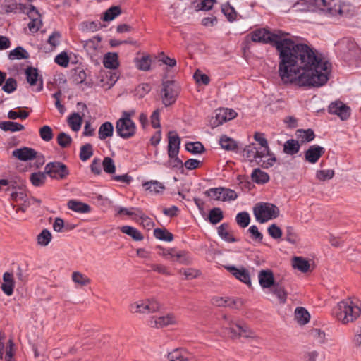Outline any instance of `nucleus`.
Returning a JSON list of instances; mask_svg holds the SVG:
<instances>
[{"mask_svg": "<svg viewBox=\"0 0 361 361\" xmlns=\"http://www.w3.org/2000/svg\"><path fill=\"white\" fill-rule=\"evenodd\" d=\"M252 42L271 44L279 52V73L285 83L320 87L329 80L331 63L310 46L271 33L266 29L250 32Z\"/></svg>", "mask_w": 361, "mask_h": 361, "instance_id": "nucleus-1", "label": "nucleus"}, {"mask_svg": "<svg viewBox=\"0 0 361 361\" xmlns=\"http://www.w3.org/2000/svg\"><path fill=\"white\" fill-rule=\"evenodd\" d=\"M295 7L301 11H322L328 16L350 17L354 14L352 4L341 0H300Z\"/></svg>", "mask_w": 361, "mask_h": 361, "instance_id": "nucleus-2", "label": "nucleus"}, {"mask_svg": "<svg viewBox=\"0 0 361 361\" xmlns=\"http://www.w3.org/2000/svg\"><path fill=\"white\" fill-rule=\"evenodd\" d=\"M361 309L355 305L352 301L339 302L333 309V315L343 324H348L355 320L360 314Z\"/></svg>", "mask_w": 361, "mask_h": 361, "instance_id": "nucleus-3", "label": "nucleus"}, {"mask_svg": "<svg viewBox=\"0 0 361 361\" xmlns=\"http://www.w3.org/2000/svg\"><path fill=\"white\" fill-rule=\"evenodd\" d=\"M134 111L122 112L121 117L116 123V133L117 135L123 139L132 137L136 132V125L131 119Z\"/></svg>", "mask_w": 361, "mask_h": 361, "instance_id": "nucleus-4", "label": "nucleus"}, {"mask_svg": "<svg viewBox=\"0 0 361 361\" xmlns=\"http://www.w3.org/2000/svg\"><path fill=\"white\" fill-rule=\"evenodd\" d=\"M279 209L277 206L269 202H259L253 208V214L257 221L260 224L276 219L279 216Z\"/></svg>", "mask_w": 361, "mask_h": 361, "instance_id": "nucleus-5", "label": "nucleus"}, {"mask_svg": "<svg viewBox=\"0 0 361 361\" xmlns=\"http://www.w3.org/2000/svg\"><path fill=\"white\" fill-rule=\"evenodd\" d=\"M47 176L53 179L62 180L69 175V170L66 164L60 161H51L44 167Z\"/></svg>", "mask_w": 361, "mask_h": 361, "instance_id": "nucleus-6", "label": "nucleus"}, {"mask_svg": "<svg viewBox=\"0 0 361 361\" xmlns=\"http://www.w3.org/2000/svg\"><path fill=\"white\" fill-rule=\"evenodd\" d=\"M159 303L154 298L145 300H139L130 305V310L132 312L149 314L159 310Z\"/></svg>", "mask_w": 361, "mask_h": 361, "instance_id": "nucleus-7", "label": "nucleus"}, {"mask_svg": "<svg viewBox=\"0 0 361 361\" xmlns=\"http://www.w3.org/2000/svg\"><path fill=\"white\" fill-rule=\"evenodd\" d=\"M224 319L227 322L228 326H226V329L228 331V334L231 338H235L238 336H244L246 338L253 337V332H252L245 324H234L233 321L229 320L226 316H224Z\"/></svg>", "mask_w": 361, "mask_h": 361, "instance_id": "nucleus-8", "label": "nucleus"}, {"mask_svg": "<svg viewBox=\"0 0 361 361\" xmlns=\"http://www.w3.org/2000/svg\"><path fill=\"white\" fill-rule=\"evenodd\" d=\"M178 97V91L176 90L175 85L172 81H166L163 82L161 90L162 102L165 106H169L173 104Z\"/></svg>", "mask_w": 361, "mask_h": 361, "instance_id": "nucleus-9", "label": "nucleus"}, {"mask_svg": "<svg viewBox=\"0 0 361 361\" xmlns=\"http://www.w3.org/2000/svg\"><path fill=\"white\" fill-rule=\"evenodd\" d=\"M331 114L337 115L342 121L347 120L350 115V108L341 101L332 102L328 106Z\"/></svg>", "mask_w": 361, "mask_h": 361, "instance_id": "nucleus-10", "label": "nucleus"}, {"mask_svg": "<svg viewBox=\"0 0 361 361\" xmlns=\"http://www.w3.org/2000/svg\"><path fill=\"white\" fill-rule=\"evenodd\" d=\"M224 267L227 271H228L233 276H234L241 282L249 286L251 285L250 273L246 269L243 267L238 269L234 265H226Z\"/></svg>", "mask_w": 361, "mask_h": 361, "instance_id": "nucleus-11", "label": "nucleus"}, {"mask_svg": "<svg viewBox=\"0 0 361 361\" xmlns=\"http://www.w3.org/2000/svg\"><path fill=\"white\" fill-rule=\"evenodd\" d=\"M325 149L317 145H311L305 153V160L310 164H315L324 154Z\"/></svg>", "mask_w": 361, "mask_h": 361, "instance_id": "nucleus-12", "label": "nucleus"}, {"mask_svg": "<svg viewBox=\"0 0 361 361\" xmlns=\"http://www.w3.org/2000/svg\"><path fill=\"white\" fill-rule=\"evenodd\" d=\"M176 317L173 314H168L159 317H152L149 320V325L152 327L159 329L173 324L176 323Z\"/></svg>", "mask_w": 361, "mask_h": 361, "instance_id": "nucleus-13", "label": "nucleus"}, {"mask_svg": "<svg viewBox=\"0 0 361 361\" xmlns=\"http://www.w3.org/2000/svg\"><path fill=\"white\" fill-rule=\"evenodd\" d=\"M37 152L32 148L23 147L12 152V155L23 161H27L37 157Z\"/></svg>", "mask_w": 361, "mask_h": 361, "instance_id": "nucleus-14", "label": "nucleus"}, {"mask_svg": "<svg viewBox=\"0 0 361 361\" xmlns=\"http://www.w3.org/2000/svg\"><path fill=\"white\" fill-rule=\"evenodd\" d=\"M180 145V139L175 132H170L169 135L168 156L173 158L178 156Z\"/></svg>", "mask_w": 361, "mask_h": 361, "instance_id": "nucleus-15", "label": "nucleus"}, {"mask_svg": "<svg viewBox=\"0 0 361 361\" xmlns=\"http://www.w3.org/2000/svg\"><path fill=\"white\" fill-rule=\"evenodd\" d=\"M259 283L263 288H271L275 283L273 272L269 269H262L258 274Z\"/></svg>", "mask_w": 361, "mask_h": 361, "instance_id": "nucleus-16", "label": "nucleus"}, {"mask_svg": "<svg viewBox=\"0 0 361 361\" xmlns=\"http://www.w3.org/2000/svg\"><path fill=\"white\" fill-rule=\"evenodd\" d=\"M15 287V281L13 275L11 272H5L3 274V283L1 285V289L7 296H11L13 293Z\"/></svg>", "mask_w": 361, "mask_h": 361, "instance_id": "nucleus-17", "label": "nucleus"}, {"mask_svg": "<svg viewBox=\"0 0 361 361\" xmlns=\"http://www.w3.org/2000/svg\"><path fill=\"white\" fill-rule=\"evenodd\" d=\"M243 156L250 161H257L259 159L265 157L261 156L260 150L257 149L254 143L247 145L243 149Z\"/></svg>", "mask_w": 361, "mask_h": 361, "instance_id": "nucleus-18", "label": "nucleus"}, {"mask_svg": "<svg viewBox=\"0 0 361 361\" xmlns=\"http://www.w3.org/2000/svg\"><path fill=\"white\" fill-rule=\"evenodd\" d=\"M142 186L145 190H147L154 195L161 194L166 189L164 183L156 180L145 181L142 183Z\"/></svg>", "mask_w": 361, "mask_h": 361, "instance_id": "nucleus-19", "label": "nucleus"}, {"mask_svg": "<svg viewBox=\"0 0 361 361\" xmlns=\"http://www.w3.org/2000/svg\"><path fill=\"white\" fill-rule=\"evenodd\" d=\"M169 255L173 260L177 261L180 264H190L192 262V259L189 252L185 250L176 252L174 250H171L169 252Z\"/></svg>", "mask_w": 361, "mask_h": 361, "instance_id": "nucleus-20", "label": "nucleus"}, {"mask_svg": "<svg viewBox=\"0 0 361 361\" xmlns=\"http://www.w3.org/2000/svg\"><path fill=\"white\" fill-rule=\"evenodd\" d=\"M67 205L68 209L80 214H87L91 211V207L89 204L77 200H69Z\"/></svg>", "mask_w": 361, "mask_h": 361, "instance_id": "nucleus-21", "label": "nucleus"}, {"mask_svg": "<svg viewBox=\"0 0 361 361\" xmlns=\"http://www.w3.org/2000/svg\"><path fill=\"white\" fill-rule=\"evenodd\" d=\"M219 143L221 148L226 151L238 152V142L226 135L220 137Z\"/></svg>", "mask_w": 361, "mask_h": 361, "instance_id": "nucleus-22", "label": "nucleus"}, {"mask_svg": "<svg viewBox=\"0 0 361 361\" xmlns=\"http://www.w3.org/2000/svg\"><path fill=\"white\" fill-rule=\"evenodd\" d=\"M229 224L223 223L217 228V233L221 239L226 243H235L238 240L228 231Z\"/></svg>", "mask_w": 361, "mask_h": 361, "instance_id": "nucleus-23", "label": "nucleus"}, {"mask_svg": "<svg viewBox=\"0 0 361 361\" xmlns=\"http://www.w3.org/2000/svg\"><path fill=\"white\" fill-rule=\"evenodd\" d=\"M104 66L109 69H116L119 66L118 56L116 53L108 52L104 56Z\"/></svg>", "mask_w": 361, "mask_h": 361, "instance_id": "nucleus-24", "label": "nucleus"}, {"mask_svg": "<svg viewBox=\"0 0 361 361\" xmlns=\"http://www.w3.org/2000/svg\"><path fill=\"white\" fill-rule=\"evenodd\" d=\"M114 134V126L109 121L102 123L99 128L98 137L100 140H104L107 137H112Z\"/></svg>", "mask_w": 361, "mask_h": 361, "instance_id": "nucleus-25", "label": "nucleus"}, {"mask_svg": "<svg viewBox=\"0 0 361 361\" xmlns=\"http://www.w3.org/2000/svg\"><path fill=\"white\" fill-rule=\"evenodd\" d=\"M254 139L261 146L259 149L260 150L261 156H266V154H269L270 148L269 147L268 141L265 137V135L260 132H255L254 134Z\"/></svg>", "mask_w": 361, "mask_h": 361, "instance_id": "nucleus-26", "label": "nucleus"}, {"mask_svg": "<svg viewBox=\"0 0 361 361\" xmlns=\"http://www.w3.org/2000/svg\"><path fill=\"white\" fill-rule=\"evenodd\" d=\"M251 178L257 184H264L269 182V174L259 168L255 169L251 173Z\"/></svg>", "mask_w": 361, "mask_h": 361, "instance_id": "nucleus-27", "label": "nucleus"}, {"mask_svg": "<svg viewBox=\"0 0 361 361\" xmlns=\"http://www.w3.org/2000/svg\"><path fill=\"white\" fill-rule=\"evenodd\" d=\"M101 39V37L97 35L89 39L82 40V44L87 52L93 54L99 48Z\"/></svg>", "mask_w": 361, "mask_h": 361, "instance_id": "nucleus-28", "label": "nucleus"}, {"mask_svg": "<svg viewBox=\"0 0 361 361\" xmlns=\"http://www.w3.org/2000/svg\"><path fill=\"white\" fill-rule=\"evenodd\" d=\"M300 149L298 141L294 139H289L283 144V152L288 155L296 154Z\"/></svg>", "mask_w": 361, "mask_h": 361, "instance_id": "nucleus-29", "label": "nucleus"}, {"mask_svg": "<svg viewBox=\"0 0 361 361\" xmlns=\"http://www.w3.org/2000/svg\"><path fill=\"white\" fill-rule=\"evenodd\" d=\"M8 57L10 60H20L28 59L30 55L23 47L18 46L9 52Z\"/></svg>", "mask_w": 361, "mask_h": 361, "instance_id": "nucleus-30", "label": "nucleus"}, {"mask_svg": "<svg viewBox=\"0 0 361 361\" xmlns=\"http://www.w3.org/2000/svg\"><path fill=\"white\" fill-rule=\"evenodd\" d=\"M295 317L297 322L302 325L306 324L310 319L307 310L302 307H298L295 310Z\"/></svg>", "mask_w": 361, "mask_h": 361, "instance_id": "nucleus-31", "label": "nucleus"}, {"mask_svg": "<svg viewBox=\"0 0 361 361\" xmlns=\"http://www.w3.org/2000/svg\"><path fill=\"white\" fill-rule=\"evenodd\" d=\"M136 211L137 212V214H136V221L143 227L148 230L151 229L154 226V222L152 220L145 215L140 208H137Z\"/></svg>", "mask_w": 361, "mask_h": 361, "instance_id": "nucleus-32", "label": "nucleus"}, {"mask_svg": "<svg viewBox=\"0 0 361 361\" xmlns=\"http://www.w3.org/2000/svg\"><path fill=\"white\" fill-rule=\"evenodd\" d=\"M295 135L302 143L311 142L315 137L314 133L311 128L306 130L298 129L297 130Z\"/></svg>", "mask_w": 361, "mask_h": 361, "instance_id": "nucleus-33", "label": "nucleus"}, {"mask_svg": "<svg viewBox=\"0 0 361 361\" xmlns=\"http://www.w3.org/2000/svg\"><path fill=\"white\" fill-rule=\"evenodd\" d=\"M0 128L4 131L18 132L24 129V126L14 121H6L0 122Z\"/></svg>", "mask_w": 361, "mask_h": 361, "instance_id": "nucleus-34", "label": "nucleus"}, {"mask_svg": "<svg viewBox=\"0 0 361 361\" xmlns=\"http://www.w3.org/2000/svg\"><path fill=\"white\" fill-rule=\"evenodd\" d=\"M67 121L72 130L78 132L81 128L82 118L78 113L74 112L69 116Z\"/></svg>", "mask_w": 361, "mask_h": 361, "instance_id": "nucleus-35", "label": "nucleus"}, {"mask_svg": "<svg viewBox=\"0 0 361 361\" xmlns=\"http://www.w3.org/2000/svg\"><path fill=\"white\" fill-rule=\"evenodd\" d=\"M221 11L229 22H233L237 20L238 13L228 2L221 5Z\"/></svg>", "mask_w": 361, "mask_h": 361, "instance_id": "nucleus-36", "label": "nucleus"}, {"mask_svg": "<svg viewBox=\"0 0 361 361\" xmlns=\"http://www.w3.org/2000/svg\"><path fill=\"white\" fill-rule=\"evenodd\" d=\"M271 288V291L276 296L279 302L281 304H284L287 300V292L285 290L284 288L276 283Z\"/></svg>", "mask_w": 361, "mask_h": 361, "instance_id": "nucleus-37", "label": "nucleus"}, {"mask_svg": "<svg viewBox=\"0 0 361 361\" xmlns=\"http://www.w3.org/2000/svg\"><path fill=\"white\" fill-rule=\"evenodd\" d=\"M224 108L219 109L216 111L215 116L212 118L211 121V125L212 128L218 127L220 125H222L224 123L226 122V113H225Z\"/></svg>", "mask_w": 361, "mask_h": 361, "instance_id": "nucleus-38", "label": "nucleus"}, {"mask_svg": "<svg viewBox=\"0 0 361 361\" xmlns=\"http://www.w3.org/2000/svg\"><path fill=\"white\" fill-rule=\"evenodd\" d=\"M121 231L130 236L135 240L139 241L143 239L142 233L135 228L130 226H123L121 228Z\"/></svg>", "mask_w": 361, "mask_h": 361, "instance_id": "nucleus-39", "label": "nucleus"}, {"mask_svg": "<svg viewBox=\"0 0 361 361\" xmlns=\"http://www.w3.org/2000/svg\"><path fill=\"white\" fill-rule=\"evenodd\" d=\"M212 302L213 305L218 307H230L233 308L235 305V300L229 298L214 297L212 299Z\"/></svg>", "mask_w": 361, "mask_h": 361, "instance_id": "nucleus-40", "label": "nucleus"}, {"mask_svg": "<svg viewBox=\"0 0 361 361\" xmlns=\"http://www.w3.org/2000/svg\"><path fill=\"white\" fill-rule=\"evenodd\" d=\"M47 175L45 171L32 173L30 177V182L34 186L40 187L44 183Z\"/></svg>", "mask_w": 361, "mask_h": 361, "instance_id": "nucleus-41", "label": "nucleus"}, {"mask_svg": "<svg viewBox=\"0 0 361 361\" xmlns=\"http://www.w3.org/2000/svg\"><path fill=\"white\" fill-rule=\"evenodd\" d=\"M185 150L193 154H201L204 152V145L200 142H189L185 145Z\"/></svg>", "mask_w": 361, "mask_h": 361, "instance_id": "nucleus-42", "label": "nucleus"}, {"mask_svg": "<svg viewBox=\"0 0 361 361\" xmlns=\"http://www.w3.org/2000/svg\"><path fill=\"white\" fill-rule=\"evenodd\" d=\"M224 218L223 212L219 207L212 209L208 215V219L212 224H217Z\"/></svg>", "mask_w": 361, "mask_h": 361, "instance_id": "nucleus-43", "label": "nucleus"}, {"mask_svg": "<svg viewBox=\"0 0 361 361\" xmlns=\"http://www.w3.org/2000/svg\"><path fill=\"white\" fill-rule=\"evenodd\" d=\"M293 266L295 269H297L303 273L307 272L310 269V264L308 261L300 257H295L293 258Z\"/></svg>", "mask_w": 361, "mask_h": 361, "instance_id": "nucleus-44", "label": "nucleus"}, {"mask_svg": "<svg viewBox=\"0 0 361 361\" xmlns=\"http://www.w3.org/2000/svg\"><path fill=\"white\" fill-rule=\"evenodd\" d=\"M154 236L160 240L171 242L173 240V235L165 229L155 228L154 230Z\"/></svg>", "mask_w": 361, "mask_h": 361, "instance_id": "nucleus-45", "label": "nucleus"}, {"mask_svg": "<svg viewBox=\"0 0 361 361\" xmlns=\"http://www.w3.org/2000/svg\"><path fill=\"white\" fill-rule=\"evenodd\" d=\"M25 75L27 81L30 85H35L37 83L39 74L36 68H27L25 70Z\"/></svg>", "mask_w": 361, "mask_h": 361, "instance_id": "nucleus-46", "label": "nucleus"}, {"mask_svg": "<svg viewBox=\"0 0 361 361\" xmlns=\"http://www.w3.org/2000/svg\"><path fill=\"white\" fill-rule=\"evenodd\" d=\"M121 11L119 6H112L108 8L103 15L102 19L104 21L113 20L116 17L120 15Z\"/></svg>", "mask_w": 361, "mask_h": 361, "instance_id": "nucleus-47", "label": "nucleus"}, {"mask_svg": "<svg viewBox=\"0 0 361 361\" xmlns=\"http://www.w3.org/2000/svg\"><path fill=\"white\" fill-rule=\"evenodd\" d=\"M93 153L92 145L90 143H86L80 147V159L82 161H86L93 155Z\"/></svg>", "mask_w": 361, "mask_h": 361, "instance_id": "nucleus-48", "label": "nucleus"}, {"mask_svg": "<svg viewBox=\"0 0 361 361\" xmlns=\"http://www.w3.org/2000/svg\"><path fill=\"white\" fill-rule=\"evenodd\" d=\"M235 221L238 225L241 228L247 227L250 222V216L247 212H240L237 214Z\"/></svg>", "mask_w": 361, "mask_h": 361, "instance_id": "nucleus-49", "label": "nucleus"}, {"mask_svg": "<svg viewBox=\"0 0 361 361\" xmlns=\"http://www.w3.org/2000/svg\"><path fill=\"white\" fill-rule=\"evenodd\" d=\"M51 232L44 228L41 233L37 235V243L41 246H47L51 240Z\"/></svg>", "mask_w": 361, "mask_h": 361, "instance_id": "nucleus-50", "label": "nucleus"}, {"mask_svg": "<svg viewBox=\"0 0 361 361\" xmlns=\"http://www.w3.org/2000/svg\"><path fill=\"white\" fill-rule=\"evenodd\" d=\"M135 65L137 68L140 71H149L151 66V59L148 56H145L140 59H136Z\"/></svg>", "mask_w": 361, "mask_h": 361, "instance_id": "nucleus-51", "label": "nucleus"}, {"mask_svg": "<svg viewBox=\"0 0 361 361\" xmlns=\"http://www.w3.org/2000/svg\"><path fill=\"white\" fill-rule=\"evenodd\" d=\"M39 136L45 142H49L53 139V131L50 126H43L39 130Z\"/></svg>", "mask_w": 361, "mask_h": 361, "instance_id": "nucleus-52", "label": "nucleus"}, {"mask_svg": "<svg viewBox=\"0 0 361 361\" xmlns=\"http://www.w3.org/2000/svg\"><path fill=\"white\" fill-rule=\"evenodd\" d=\"M56 140L58 145L63 148L68 147L73 140L71 137L64 132L60 133L58 135Z\"/></svg>", "mask_w": 361, "mask_h": 361, "instance_id": "nucleus-53", "label": "nucleus"}, {"mask_svg": "<svg viewBox=\"0 0 361 361\" xmlns=\"http://www.w3.org/2000/svg\"><path fill=\"white\" fill-rule=\"evenodd\" d=\"M72 280L74 283L80 286H85L90 282V279L79 271H74L72 274Z\"/></svg>", "mask_w": 361, "mask_h": 361, "instance_id": "nucleus-54", "label": "nucleus"}, {"mask_svg": "<svg viewBox=\"0 0 361 361\" xmlns=\"http://www.w3.org/2000/svg\"><path fill=\"white\" fill-rule=\"evenodd\" d=\"M102 166L104 171L109 174H113L115 173L116 166L114 162V160L109 157H104L102 161Z\"/></svg>", "mask_w": 361, "mask_h": 361, "instance_id": "nucleus-55", "label": "nucleus"}, {"mask_svg": "<svg viewBox=\"0 0 361 361\" xmlns=\"http://www.w3.org/2000/svg\"><path fill=\"white\" fill-rule=\"evenodd\" d=\"M238 198L237 192L230 188L223 187V191L221 194V201H233Z\"/></svg>", "mask_w": 361, "mask_h": 361, "instance_id": "nucleus-56", "label": "nucleus"}, {"mask_svg": "<svg viewBox=\"0 0 361 361\" xmlns=\"http://www.w3.org/2000/svg\"><path fill=\"white\" fill-rule=\"evenodd\" d=\"M16 353L15 344L12 339H9L6 348L5 360L14 361L13 356Z\"/></svg>", "mask_w": 361, "mask_h": 361, "instance_id": "nucleus-57", "label": "nucleus"}, {"mask_svg": "<svg viewBox=\"0 0 361 361\" xmlns=\"http://www.w3.org/2000/svg\"><path fill=\"white\" fill-rule=\"evenodd\" d=\"M16 88L17 82L13 78H7L5 81V84L2 87V90L8 94L13 92Z\"/></svg>", "mask_w": 361, "mask_h": 361, "instance_id": "nucleus-58", "label": "nucleus"}, {"mask_svg": "<svg viewBox=\"0 0 361 361\" xmlns=\"http://www.w3.org/2000/svg\"><path fill=\"white\" fill-rule=\"evenodd\" d=\"M223 187L212 188L208 189L205 194L215 200H221Z\"/></svg>", "mask_w": 361, "mask_h": 361, "instance_id": "nucleus-59", "label": "nucleus"}, {"mask_svg": "<svg viewBox=\"0 0 361 361\" xmlns=\"http://www.w3.org/2000/svg\"><path fill=\"white\" fill-rule=\"evenodd\" d=\"M334 171L331 170V169L319 170V171H317V172L316 173L317 178L322 181L331 179L334 177Z\"/></svg>", "mask_w": 361, "mask_h": 361, "instance_id": "nucleus-60", "label": "nucleus"}, {"mask_svg": "<svg viewBox=\"0 0 361 361\" xmlns=\"http://www.w3.org/2000/svg\"><path fill=\"white\" fill-rule=\"evenodd\" d=\"M269 235L274 239H279L282 236L281 229L275 224H272L267 228Z\"/></svg>", "mask_w": 361, "mask_h": 361, "instance_id": "nucleus-61", "label": "nucleus"}, {"mask_svg": "<svg viewBox=\"0 0 361 361\" xmlns=\"http://www.w3.org/2000/svg\"><path fill=\"white\" fill-rule=\"evenodd\" d=\"M149 267L152 271L159 274H161L166 276H171L172 274L169 269L163 264H151Z\"/></svg>", "mask_w": 361, "mask_h": 361, "instance_id": "nucleus-62", "label": "nucleus"}, {"mask_svg": "<svg viewBox=\"0 0 361 361\" xmlns=\"http://www.w3.org/2000/svg\"><path fill=\"white\" fill-rule=\"evenodd\" d=\"M286 240L291 244H296L298 237L293 226H287L286 228Z\"/></svg>", "mask_w": 361, "mask_h": 361, "instance_id": "nucleus-63", "label": "nucleus"}, {"mask_svg": "<svg viewBox=\"0 0 361 361\" xmlns=\"http://www.w3.org/2000/svg\"><path fill=\"white\" fill-rule=\"evenodd\" d=\"M54 61L62 67H67L69 63V57L66 52H61L55 57Z\"/></svg>", "mask_w": 361, "mask_h": 361, "instance_id": "nucleus-64", "label": "nucleus"}]
</instances>
